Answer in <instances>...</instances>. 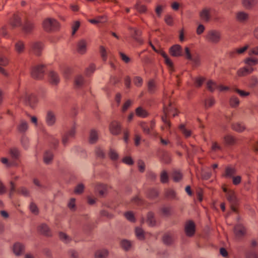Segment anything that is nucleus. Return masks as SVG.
<instances>
[{"instance_id":"obj_33","label":"nucleus","mask_w":258,"mask_h":258,"mask_svg":"<svg viewBox=\"0 0 258 258\" xmlns=\"http://www.w3.org/2000/svg\"><path fill=\"white\" fill-rule=\"evenodd\" d=\"M19 132L21 133H25L28 128V124L27 121L22 120L17 126Z\"/></svg>"},{"instance_id":"obj_15","label":"nucleus","mask_w":258,"mask_h":258,"mask_svg":"<svg viewBox=\"0 0 258 258\" xmlns=\"http://www.w3.org/2000/svg\"><path fill=\"white\" fill-rule=\"evenodd\" d=\"M75 135V128L73 127L69 131L62 136V143L64 146H66L70 141L71 138L74 137Z\"/></svg>"},{"instance_id":"obj_36","label":"nucleus","mask_w":258,"mask_h":258,"mask_svg":"<svg viewBox=\"0 0 258 258\" xmlns=\"http://www.w3.org/2000/svg\"><path fill=\"white\" fill-rule=\"evenodd\" d=\"M59 237L60 239L65 243H68L72 240L70 236L62 232L59 233Z\"/></svg>"},{"instance_id":"obj_56","label":"nucleus","mask_w":258,"mask_h":258,"mask_svg":"<svg viewBox=\"0 0 258 258\" xmlns=\"http://www.w3.org/2000/svg\"><path fill=\"white\" fill-rule=\"evenodd\" d=\"M33 181L34 184L39 187L40 191L46 188L45 185L42 184L37 178H34Z\"/></svg>"},{"instance_id":"obj_10","label":"nucleus","mask_w":258,"mask_h":258,"mask_svg":"<svg viewBox=\"0 0 258 258\" xmlns=\"http://www.w3.org/2000/svg\"><path fill=\"white\" fill-rule=\"evenodd\" d=\"M150 45L152 47V49L157 53H159L164 59V61L166 64L169 67L171 70L173 69V63L172 61L168 57L167 55L162 50H157L155 46L150 42Z\"/></svg>"},{"instance_id":"obj_52","label":"nucleus","mask_w":258,"mask_h":258,"mask_svg":"<svg viewBox=\"0 0 258 258\" xmlns=\"http://www.w3.org/2000/svg\"><path fill=\"white\" fill-rule=\"evenodd\" d=\"M224 139L225 143L228 145H232L235 142L233 137L229 135L225 136Z\"/></svg>"},{"instance_id":"obj_44","label":"nucleus","mask_w":258,"mask_h":258,"mask_svg":"<svg viewBox=\"0 0 258 258\" xmlns=\"http://www.w3.org/2000/svg\"><path fill=\"white\" fill-rule=\"evenodd\" d=\"M85 185L82 183H78L75 188L74 192L76 194H81L83 192Z\"/></svg>"},{"instance_id":"obj_37","label":"nucleus","mask_w":258,"mask_h":258,"mask_svg":"<svg viewBox=\"0 0 258 258\" xmlns=\"http://www.w3.org/2000/svg\"><path fill=\"white\" fill-rule=\"evenodd\" d=\"M39 231L44 235L49 236L50 235V230L49 227L45 224H42L39 227Z\"/></svg>"},{"instance_id":"obj_28","label":"nucleus","mask_w":258,"mask_h":258,"mask_svg":"<svg viewBox=\"0 0 258 258\" xmlns=\"http://www.w3.org/2000/svg\"><path fill=\"white\" fill-rule=\"evenodd\" d=\"M53 157V154L50 150H46L43 155V161L45 164H50Z\"/></svg>"},{"instance_id":"obj_54","label":"nucleus","mask_w":258,"mask_h":258,"mask_svg":"<svg viewBox=\"0 0 258 258\" xmlns=\"http://www.w3.org/2000/svg\"><path fill=\"white\" fill-rule=\"evenodd\" d=\"M166 196L170 199H175L176 198V194L174 190L171 189H167L165 191Z\"/></svg>"},{"instance_id":"obj_3","label":"nucleus","mask_w":258,"mask_h":258,"mask_svg":"<svg viewBox=\"0 0 258 258\" xmlns=\"http://www.w3.org/2000/svg\"><path fill=\"white\" fill-rule=\"evenodd\" d=\"M164 113L165 116H162V119L166 125L167 127H169L170 124L167 118L170 115L175 116L177 115L176 108L175 106L172 104L171 102H169V104L167 106L164 105Z\"/></svg>"},{"instance_id":"obj_24","label":"nucleus","mask_w":258,"mask_h":258,"mask_svg":"<svg viewBox=\"0 0 258 258\" xmlns=\"http://www.w3.org/2000/svg\"><path fill=\"white\" fill-rule=\"evenodd\" d=\"M49 81L52 85H57L59 82V78L58 74L54 72L50 71L48 75Z\"/></svg>"},{"instance_id":"obj_62","label":"nucleus","mask_w":258,"mask_h":258,"mask_svg":"<svg viewBox=\"0 0 258 258\" xmlns=\"http://www.w3.org/2000/svg\"><path fill=\"white\" fill-rule=\"evenodd\" d=\"M158 195V191L155 189H151L149 191L148 197L150 199H155Z\"/></svg>"},{"instance_id":"obj_25","label":"nucleus","mask_w":258,"mask_h":258,"mask_svg":"<svg viewBox=\"0 0 258 258\" xmlns=\"http://www.w3.org/2000/svg\"><path fill=\"white\" fill-rule=\"evenodd\" d=\"M87 49V42L85 40L82 39L79 41L77 44V51L81 54H84Z\"/></svg>"},{"instance_id":"obj_30","label":"nucleus","mask_w":258,"mask_h":258,"mask_svg":"<svg viewBox=\"0 0 258 258\" xmlns=\"http://www.w3.org/2000/svg\"><path fill=\"white\" fill-rule=\"evenodd\" d=\"M130 29L131 30L132 37L135 40L140 44H142L143 42V40L138 37V36L140 35V32L135 28H130Z\"/></svg>"},{"instance_id":"obj_21","label":"nucleus","mask_w":258,"mask_h":258,"mask_svg":"<svg viewBox=\"0 0 258 258\" xmlns=\"http://www.w3.org/2000/svg\"><path fill=\"white\" fill-rule=\"evenodd\" d=\"M170 53L173 56H179L182 55V50L181 46L175 44L170 48Z\"/></svg>"},{"instance_id":"obj_42","label":"nucleus","mask_w":258,"mask_h":258,"mask_svg":"<svg viewBox=\"0 0 258 258\" xmlns=\"http://www.w3.org/2000/svg\"><path fill=\"white\" fill-rule=\"evenodd\" d=\"M135 233L138 239L143 240L145 238V232L142 228L140 227H136L135 229Z\"/></svg>"},{"instance_id":"obj_13","label":"nucleus","mask_w":258,"mask_h":258,"mask_svg":"<svg viewBox=\"0 0 258 258\" xmlns=\"http://www.w3.org/2000/svg\"><path fill=\"white\" fill-rule=\"evenodd\" d=\"M95 190L99 193L100 197H103L107 191V186L101 183H96L92 185Z\"/></svg>"},{"instance_id":"obj_9","label":"nucleus","mask_w":258,"mask_h":258,"mask_svg":"<svg viewBox=\"0 0 258 258\" xmlns=\"http://www.w3.org/2000/svg\"><path fill=\"white\" fill-rule=\"evenodd\" d=\"M31 76L36 79H41L44 74V68L42 64H39L33 67L31 70Z\"/></svg>"},{"instance_id":"obj_55","label":"nucleus","mask_w":258,"mask_h":258,"mask_svg":"<svg viewBox=\"0 0 258 258\" xmlns=\"http://www.w3.org/2000/svg\"><path fill=\"white\" fill-rule=\"evenodd\" d=\"M179 129L181 131V132L182 133V134H184V135L186 137H188L191 135L190 131L189 130H187L185 127V126L183 124H181L179 126Z\"/></svg>"},{"instance_id":"obj_4","label":"nucleus","mask_w":258,"mask_h":258,"mask_svg":"<svg viewBox=\"0 0 258 258\" xmlns=\"http://www.w3.org/2000/svg\"><path fill=\"white\" fill-rule=\"evenodd\" d=\"M10 154L12 158L11 161H9L7 158L3 157L1 159V162L7 166L17 165L16 160L19 157V151L16 149H12L10 151Z\"/></svg>"},{"instance_id":"obj_63","label":"nucleus","mask_w":258,"mask_h":258,"mask_svg":"<svg viewBox=\"0 0 258 258\" xmlns=\"http://www.w3.org/2000/svg\"><path fill=\"white\" fill-rule=\"evenodd\" d=\"M248 55L251 56L252 55H258V45L254 47L249 48L248 52Z\"/></svg>"},{"instance_id":"obj_23","label":"nucleus","mask_w":258,"mask_h":258,"mask_svg":"<svg viewBox=\"0 0 258 258\" xmlns=\"http://www.w3.org/2000/svg\"><path fill=\"white\" fill-rule=\"evenodd\" d=\"M13 250L16 255H20L24 251V246L20 242H16L13 246Z\"/></svg>"},{"instance_id":"obj_26","label":"nucleus","mask_w":258,"mask_h":258,"mask_svg":"<svg viewBox=\"0 0 258 258\" xmlns=\"http://www.w3.org/2000/svg\"><path fill=\"white\" fill-rule=\"evenodd\" d=\"M43 48V44L39 42H34L32 44L33 52L37 55H39Z\"/></svg>"},{"instance_id":"obj_2","label":"nucleus","mask_w":258,"mask_h":258,"mask_svg":"<svg viewBox=\"0 0 258 258\" xmlns=\"http://www.w3.org/2000/svg\"><path fill=\"white\" fill-rule=\"evenodd\" d=\"M244 62L247 65V67L240 69L237 71V75L239 76H244L251 73L254 71L252 66L258 63V59L247 57L244 60Z\"/></svg>"},{"instance_id":"obj_6","label":"nucleus","mask_w":258,"mask_h":258,"mask_svg":"<svg viewBox=\"0 0 258 258\" xmlns=\"http://www.w3.org/2000/svg\"><path fill=\"white\" fill-rule=\"evenodd\" d=\"M221 38V34L219 31L217 30H210L206 36V39L210 43L217 44L219 43Z\"/></svg>"},{"instance_id":"obj_50","label":"nucleus","mask_w":258,"mask_h":258,"mask_svg":"<svg viewBox=\"0 0 258 258\" xmlns=\"http://www.w3.org/2000/svg\"><path fill=\"white\" fill-rule=\"evenodd\" d=\"M21 144L24 148L27 149L29 146V139L25 135H23L21 138Z\"/></svg>"},{"instance_id":"obj_45","label":"nucleus","mask_w":258,"mask_h":258,"mask_svg":"<svg viewBox=\"0 0 258 258\" xmlns=\"http://www.w3.org/2000/svg\"><path fill=\"white\" fill-rule=\"evenodd\" d=\"M17 192L19 194H21L25 197H29L30 196V191L29 190L25 187H21L17 190Z\"/></svg>"},{"instance_id":"obj_48","label":"nucleus","mask_w":258,"mask_h":258,"mask_svg":"<svg viewBox=\"0 0 258 258\" xmlns=\"http://www.w3.org/2000/svg\"><path fill=\"white\" fill-rule=\"evenodd\" d=\"M230 104L232 107H237L239 104V100L237 97L232 96L230 99Z\"/></svg>"},{"instance_id":"obj_19","label":"nucleus","mask_w":258,"mask_h":258,"mask_svg":"<svg viewBox=\"0 0 258 258\" xmlns=\"http://www.w3.org/2000/svg\"><path fill=\"white\" fill-rule=\"evenodd\" d=\"M246 231L244 226L240 223H238L234 228V233L237 238H241L245 234Z\"/></svg>"},{"instance_id":"obj_8","label":"nucleus","mask_w":258,"mask_h":258,"mask_svg":"<svg viewBox=\"0 0 258 258\" xmlns=\"http://www.w3.org/2000/svg\"><path fill=\"white\" fill-rule=\"evenodd\" d=\"M21 97L24 100L26 104L30 106L32 108L34 107L37 102V99L34 95L29 94L27 92H24Z\"/></svg>"},{"instance_id":"obj_31","label":"nucleus","mask_w":258,"mask_h":258,"mask_svg":"<svg viewBox=\"0 0 258 258\" xmlns=\"http://www.w3.org/2000/svg\"><path fill=\"white\" fill-rule=\"evenodd\" d=\"M108 254V251L106 249L97 250L95 253V258H106Z\"/></svg>"},{"instance_id":"obj_43","label":"nucleus","mask_w":258,"mask_h":258,"mask_svg":"<svg viewBox=\"0 0 258 258\" xmlns=\"http://www.w3.org/2000/svg\"><path fill=\"white\" fill-rule=\"evenodd\" d=\"M243 6L246 9H250L255 3V0H242Z\"/></svg>"},{"instance_id":"obj_22","label":"nucleus","mask_w":258,"mask_h":258,"mask_svg":"<svg viewBox=\"0 0 258 258\" xmlns=\"http://www.w3.org/2000/svg\"><path fill=\"white\" fill-rule=\"evenodd\" d=\"M185 53L186 58L191 61L195 66H198L199 64L200 59L199 56H192L189 48L187 47L185 48Z\"/></svg>"},{"instance_id":"obj_39","label":"nucleus","mask_w":258,"mask_h":258,"mask_svg":"<svg viewBox=\"0 0 258 258\" xmlns=\"http://www.w3.org/2000/svg\"><path fill=\"white\" fill-rule=\"evenodd\" d=\"M134 8L139 13H144L146 12L147 8L145 5H142L141 2L138 1L134 6Z\"/></svg>"},{"instance_id":"obj_60","label":"nucleus","mask_w":258,"mask_h":258,"mask_svg":"<svg viewBox=\"0 0 258 258\" xmlns=\"http://www.w3.org/2000/svg\"><path fill=\"white\" fill-rule=\"evenodd\" d=\"M215 103V100L213 98H210L205 101V106L206 108L213 106Z\"/></svg>"},{"instance_id":"obj_14","label":"nucleus","mask_w":258,"mask_h":258,"mask_svg":"<svg viewBox=\"0 0 258 258\" xmlns=\"http://www.w3.org/2000/svg\"><path fill=\"white\" fill-rule=\"evenodd\" d=\"M45 121L48 126H52L56 121L55 113L51 110H48L45 116Z\"/></svg>"},{"instance_id":"obj_12","label":"nucleus","mask_w":258,"mask_h":258,"mask_svg":"<svg viewBox=\"0 0 258 258\" xmlns=\"http://www.w3.org/2000/svg\"><path fill=\"white\" fill-rule=\"evenodd\" d=\"M212 9L208 8H204L200 13L201 19L204 22H209L211 18Z\"/></svg>"},{"instance_id":"obj_5","label":"nucleus","mask_w":258,"mask_h":258,"mask_svg":"<svg viewBox=\"0 0 258 258\" xmlns=\"http://www.w3.org/2000/svg\"><path fill=\"white\" fill-rule=\"evenodd\" d=\"M223 191L226 194L227 200L231 205V209L233 212L236 211V206L238 203V200L234 191L228 190L226 187L223 188Z\"/></svg>"},{"instance_id":"obj_17","label":"nucleus","mask_w":258,"mask_h":258,"mask_svg":"<svg viewBox=\"0 0 258 258\" xmlns=\"http://www.w3.org/2000/svg\"><path fill=\"white\" fill-rule=\"evenodd\" d=\"M87 82L85 80L83 76L77 75L74 78V85L76 88H81L86 86Z\"/></svg>"},{"instance_id":"obj_32","label":"nucleus","mask_w":258,"mask_h":258,"mask_svg":"<svg viewBox=\"0 0 258 258\" xmlns=\"http://www.w3.org/2000/svg\"><path fill=\"white\" fill-rule=\"evenodd\" d=\"M15 51L18 53L21 54L24 52L25 45L23 42L19 41L15 44Z\"/></svg>"},{"instance_id":"obj_51","label":"nucleus","mask_w":258,"mask_h":258,"mask_svg":"<svg viewBox=\"0 0 258 258\" xmlns=\"http://www.w3.org/2000/svg\"><path fill=\"white\" fill-rule=\"evenodd\" d=\"M232 128L234 130L239 132H241L245 129L244 125L239 123H236L234 124H233Z\"/></svg>"},{"instance_id":"obj_46","label":"nucleus","mask_w":258,"mask_h":258,"mask_svg":"<svg viewBox=\"0 0 258 258\" xmlns=\"http://www.w3.org/2000/svg\"><path fill=\"white\" fill-rule=\"evenodd\" d=\"M29 209L31 213L34 215H37L39 213V209L37 205L33 202L30 204Z\"/></svg>"},{"instance_id":"obj_16","label":"nucleus","mask_w":258,"mask_h":258,"mask_svg":"<svg viewBox=\"0 0 258 258\" xmlns=\"http://www.w3.org/2000/svg\"><path fill=\"white\" fill-rule=\"evenodd\" d=\"M109 130L110 133L114 135L119 134L121 132L120 123L116 121L111 122L109 125Z\"/></svg>"},{"instance_id":"obj_11","label":"nucleus","mask_w":258,"mask_h":258,"mask_svg":"<svg viewBox=\"0 0 258 258\" xmlns=\"http://www.w3.org/2000/svg\"><path fill=\"white\" fill-rule=\"evenodd\" d=\"M207 87L211 92H213L216 89H219L220 91H227L230 89L228 87L217 85L212 81L207 82Z\"/></svg>"},{"instance_id":"obj_57","label":"nucleus","mask_w":258,"mask_h":258,"mask_svg":"<svg viewBox=\"0 0 258 258\" xmlns=\"http://www.w3.org/2000/svg\"><path fill=\"white\" fill-rule=\"evenodd\" d=\"M193 80L195 82V85L196 87H200L203 84L204 79L201 77H198L193 79Z\"/></svg>"},{"instance_id":"obj_40","label":"nucleus","mask_w":258,"mask_h":258,"mask_svg":"<svg viewBox=\"0 0 258 258\" xmlns=\"http://www.w3.org/2000/svg\"><path fill=\"white\" fill-rule=\"evenodd\" d=\"M136 114L141 117H146L148 116V113L146 110L142 107H139L136 109Z\"/></svg>"},{"instance_id":"obj_61","label":"nucleus","mask_w":258,"mask_h":258,"mask_svg":"<svg viewBox=\"0 0 258 258\" xmlns=\"http://www.w3.org/2000/svg\"><path fill=\"white\" fill-rule=\"evenodd\" d=\"M161 181L163 183L167 182L168 180V176L165 171H163L160 175Z\"/></svg>"},{"instance_id":"obj_53","label":"nucleus","mask_w":258,"mask_h":258,"mask_svg":"<svg viewBox=\"0 0 258 258\" xmlns=\"http://www.w3.org/2000/svg\"><path fill=\"white\" fill-rule=\"evenodd\" d=\"M108 155L111 159L112 160H116L118 159V155L116 151L112 149H110L108 153Z\"/></svg>"},{"instance_id":"obj_64","label":"nucleus","mask_w":258,"mask_h":258,"mask_svg":"<svg viewBox=\"0 0 258 258\" xmlns=\"http://www.w3.org/2000/svg\"><path fill=\"white\" fill-rule=\"evenodd\" d=\"M95 68L93 64H91L89 68H87L85 71L86 76H89L92 74L95 71Z\"/></svg>"},{"instance_id":"obj_1","label":"nucleus","mask_w":258,"mask_h":258,"mask_svg":"<svg viewBox=\"0 0 258 258\" xmlns=\"http://www.w3.org/2000/svg\"><path fill=\"white\" fill-rule=\"evenodd\" d=\"M10 24L13 28L22 26L23 30L26 33H29L33 29V24L29 20H26L24 24L23 25L21 20V18L18 15H14L13 19L10 22Z\"/></svg>"},{"instance_id":"obj_59","label":"nucleus","mask_w":258,"mask_h":258,"mask_svg":"<svg viewBox=\"0 0 258 258\" xmlns=\"http://www.w3.org/2000/svg\"><path fill=\"white\" fill-rule=\"evenodd\" d=\"M125 218L131 222H135V218L134 214L130 211L127 212L124 214Z\"/></svg>"},{"instance_id":"obj_34","label":"nucleus","mask_w":258,"mask_h":258,"mask_svg":"<svg viewBox=\"0 0 258 258\" xmlns=\"http://www.w3.org/2000/svg\"><path fill=\"white\" fill-rule=\"evenodd\" d=\"M120 245L125 250H129L132 246V242L127 239H122L120 241Z\"/></svg>"},{"instance_id":"obj_35","label":"nucleus","mask_w":258,"mask_h":258,"mask_svg":"<svg viewBox=\"0 0 258 258\" xmlns=\"http://www.w3.org/2000/svg\"><path fill=\"white\" fill-rule=\"evenodd\" d=\"M163 241L166 245H170L173 241L172 235L170 233H165L163 236Z\"/></svg>"},{"instance_id":"obj_49","label":"nucleus","mask_w":258,"mask_h":258,"mask_svg":"<svg viewBox=\"0 0 258 258\" xmlns=\"http://www.w3.org/2000/svg\"><path fill=\"white\" fill-rule=\"evenodd\" d=\"M46 135L47 136L49 142H50L51 144H52L54 147H56L59 143L58 140L55 139V137H54L52 135H50L49 134H46Z\"/></svg>"},{"instance_id":"obj_38","label":"nucleus","mask_w":258,"mask_h":258,"mask_svg":"<svg viewBox=\"0 0 258 258\" xmlns=\"http://www.w3.org/2000/svg\"><path fill=\"white\" fill-rule=\"evenodd\" d=\"M147 222L149 226H154L156 225V221L153 213L149 212L147 215Z\"/></svg>"},{"instance_id":"obj_47","label":"nucleus","mask_w":258,"mask_h":258,"mask_svg":"<svg viewBox=\"0 0 258 258\" xmlns=\"http://www.w3.org/2000/svg\"><path fill=\"white\" fill-rule=\"evenodd\" d=\"M148 91L151 93L155 92L156 88V85L153 80H150L148 84Z\"/></svg>"},{"instance_id":"obj_18","label":"nucleus","mask_w":258,"mask_h":258,"mask_svg":"<svg viewBox=\"0 0 258 258\" xmlns=\"http://www.w3.org/2000/svg\"><path fill=\"white\" fill-rule=\"evenodd\" d=\"M185 232L186 235L192 236L195 232V225L194 223L191 221L186 222L185 226Z\"/></svg>"},{"instance_id":"obj_27","label":"nucleus","mask_w":258,"mask_h":258,"mask_svg":"<svg viewBox=\"0 0 258 258\" xmlns=\"http://www.w3.org/2000/svg\"><path fill=\"white\" fill-rule=\"evenodd\" d=\"M236 173V170L234 168L227 166L225 168L224 173L223 176L226 178H232Z\"/></svg>"},{"instance_id":"obj_7","label":"nucleus","mask_w":258,"mask_h":258,"mask_svg":"<svg viewBox=\"0 0 258 258\" xmlns=\"http://www.w3.org/2000/svg\"><path fill=\"white\" fill-rule=\"evenodd\" d=\"M44 29L47 32L54 31L59 27L58 23L54 19L47 18L43 22Z\"/></svg>"},{"instance_id":"obj_29","label":"nucleus","mask_w":258,"mask_h":258,"mask_svg":"<svg viewBox=\"0 0 258 258\" xmlns=\"http://www.w3.org/2000/svg\"><path fill=\"white\" fill-rule=\"evenodd\" d=\"M98 136L97 132L94 130L92 129L90 131L89 137V141L91 144L95 143L98 140Z\"/></svg>"},{"instance_id":"obj_20","label":"nucleus","mask_w":258,"mask_h":258,"mask_svg":"<svg viewBox=\"0 0 258 258\" xmlns=\"http://www.w3.org/2000/svg\"><path fill=\"white\" fill-rule=\"evenodd\" d=\"M236 20L240 23H244L249 18L248 14L244 11H238L235 13Z\"/></svg>"},{"instance_id":"obj_58","label":"nucleus","mask_w":258,"mask_h":258,"mask_svg":"<svg viewBox=\"0 0 258 258\" xmlns=\"http://www.w3.org/2000/svg\"><path fill=\"white\" fill-rule=\"evenodd\" d=\"M211 149L213 152L222 151V147L217 142H213L211 146Z\"/></svg>"},{"instance_id":"obj_41","label":"nucleus","mask_w":258,"mask_h":258,"mask_svg":"<svg viewBox=\"0 0 258 258\" xmlns=\"http://www.w3.org/2000/svg\"><path fill=\"white\" fill-rule=\"evenodd\" d=\"M171 176L175 181H179L182 178V174L179 171L177 170H174L172 173Z\"/></svg>"}]
</instances>
